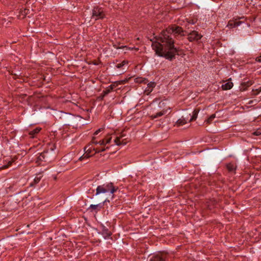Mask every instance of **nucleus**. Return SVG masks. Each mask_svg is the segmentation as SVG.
Returning a JSON list of instances; mask_svg holds the SVG:
<instances>
[{"mask_svg": "<svg viewBox=\"0 0 261 261\" xmlns=\"http://www.w3.org/2000/svg\"><path fill=\"white\" fill-rule=\"evenodd\" d=\"M172 36L179 39L184 36L182 29L177 25H172L162 31L156 38V42L153 43V48L156 54L160 57L172 61L177 55L178 49L174 45Z\"/></svg>", "mask_w": 261, "mask_h": 261, "instance_id": "1", "label": "nucleus"}, {"mask_svg": "<svg viewBox=\"0 0 261 261\" xmlns=\"http://www.w3.org/2000/svg\"><path fill=\"white\" fill-rule=\"evenodd\" d=\"M118 188L113 186L112 182L105 184L97 186L96 189L95 195H98L100 194H106L107 193H110V194H113L116 192Z\"/></svg>", "mask_w": 261, "mask_h": 261, "instance_id": "2", "label": "nucleus"}, {"mask_svg": "<svg viewBox=\"0 0 261 261\" xmlns=\"http://www.w3.org/2000/svg\"><path fill=\"white\" fill-rule=\"evenodd\" d=\"M90 146L88 145L87 147H86L84 149V150L85 151V155H83V156H81L79 159L80 161H82L84 159H88L90 158L92 155L90 154L92 153L93 150H94L95 152L94 154L95 153H98L101 151H105V148H102L101 150H98L97 149H95V148H92L91 147H89L88 148V147Z\"/></svg>", "mask_w": 261, "mask_h": 261, "instance_id": "3", "label": "nucleus"}, {"mask_svg": "<svg viewBox=\"0 0 261 261\" xmlns=\"http://www.w3.org/2000/svg\"><path fill=\"white\" fill-rule=\"evenodd\" d=\"M149 261H169L168 255L165 253H159L151 256Z\"/></svg>", "mask_w": 261, "mask_h": 261, "instance_id": "4", "label": "nucleus"}, {"mask_svg": "<svg viewBox=\"0 0 261 261\" xmlns=\"http://www.w3.org/2000/svg\"><path fill=\"white\" fill-rule=\"evenodd\" d=\"M105 17V14L101 8L94 7L92 11V17L97 20L102 19Z\"/></svg>", "mask_w": 261, "mask_h": 261, "instance_id": "5", "label": "nucleus"}, {"mask_svg": "<svg viewBox=\"0 0 261 261\" xmlns=\"http://www.w3.org/2000/svg\"><path fill=\"white\" fill-rule=\"evenodd\" d=\"M202 35L199 34L197 32L193 31L188 35V39L190 41H198L201 39Z\"/></svg>", "mask_w": 261, "mask_h": 261, "instance_id": "6", "label": "nucleus"}, {"mask_svg": "<svg viewBox=\"0 0 261 261\" xmlns=\"http://www.w3.org/2000/svg\"><path fill=\"white\" fill-rule=\"evenodd\" d=\"M124 136V135L122 134L119 136L116 137V138L114 139V142L116 145H125L126 144V142L125 141V139L121 140V139Z\"/></svg>", "mask_w": 261, "mask_h": 261, "instance_id": "7", "label": "nucleus"}, {"mask_svg": "<svg viewBox=\"0 0 261 261\" xmlns=\"http://www.w3.org/2000/svg\"><path fill=\"white\" fill-rule=\"evenodd\" d=\"M111 232L109 231L108 229L106 227L103 226L102 227V235L105 238V239L109 238L111 236Z\"/></svg>", "mask_w": 261, "mask_h": 261, "instance_id": "8", "label": "nucleus"}, {"mask_svg": "<svg viewBox=\"0 0 261 261\" xmlns=\"http://www.w3.org/2000/svg\"><path fill=\"white\" fill-rule=\"evenodd\" d=\"M232 86L233 84L232 82H227L222 84V88L224 90H227L230 89Z\"/></svg>", "mask_w": 261, "mask_h": 261, "instance_id": "9", "label": "nucleus"}, {"mask_svg": "<svg viewBox=\"0 0 261 261\" xmlns=\"http://www.w3.org/2000/svg\"><path fill=\"white\" fill-rule=\"evenodd\" d=\"M199 110L198 109H195L193 112L192 116L191 117L190 119V121H194L196 120L198 114L199 113Z\"/></svg>", "mask_w": 261, "mask_h": 261, "instance_id": "10", "label": "nucleus"}, {"mask_svg": "<svg viewBox=\"0 0 261 261\" xmlns=\"http://www.w3.org/2000/svg\"><path fill=\"white\" fill-rule=\"evenodd\" d=\"M187 123V120L186 118H183L182 119H179L177 120L176 124L178 126H181Z\"/></svg>", "mask_w": 261, "mask_h": 261, "instance_id": "11", "label": "nucleus"}, {"mask_svg": "<svg viewBox=\"0 0 261 261\" xmlns=\"http://www.w3.org/2000/svg\"><path fill=\"white\" fill-rule=\"evenodd\" d=\"M252 85L251 82H244L242 84L241 90H245L246 89Z\"/></svg>", "mask_w": 261, "mask_h": 261, "instance_id": "12", "label": "nucleus"}, {"mask_svg": "<svg viewBox=\"0 0 261 261\" xmlns=\"http://www.w3.org/2000/svg\"><path fill=\"white\" fill-rule=\"evenodd\" d=\"M102 206V204L101 203L98 204H91L90 205L89 208H91L93 210H96L98 208H101Z\"/></svg>", "mask_w": 261, "mask_h": 261, "instance_id": "13", "label": "nucleus"}, {"mask_svg": "<svg viewBox=\"0 0 261 261\" xmlns=\"http://www.w3.org/2000/svg\"><path fill=\"white\" fill-rule=\"evenodd\" d=\"M40 129H41L40 128H36L35 129L33 130L32 131L30 132V135L32 137H33L35 134H38L40 131Z\"/></svg>", "mask_w": 261, "mask_h": 261, "instance_id": "14", "label": "nucleus"}, {"mask_svg": "<svg viewBox=\"0 0 261 261\" xmlns=\"http://www.w3.org/2000/svg\"><path fill=\"white\" fill-rule=\"evenodd\" d=\"M165 114V111H164L163 112H160L157 113L155 115H152V117L153 119H154V118L161 117Z\"/></svg>", "mask_w": 261, "mask_h": 261, "instance_id": "15", "label": "nucleus"}, {"mask_svg": "<svg viewBox=\"0 0 261 261\" xmlns=\"http://www.w3.org/2000/svg\"><path fill=\"white\" fill-rule=\"evenodd\" d=\"M147 81L145 79H144L142 77L137 78L136 79V82L138 83H144L146 84L147 83Z\"/></svg>", "mask_w": 261, "mask_h": 261, "instance_id": "16", "label": "nucleus"}, {"mask_svg": "<svg viewBox=\"0 0 261 261\" xmlns=\"http://www.w3.org/2000/svg\"><path fill=\"white\" fill-rule=\"evenodd\" d=\"M227 168L228 170L230 172H232L235 170V167L232 164H228L227 166Z\"/></svg>", "mask_w": 261, "mask_h": 261, "instance_id": "17", "label": "nucleus"}, {"mask_svg": "<svg viewBox=\"0 0 261 261\" xmlns=\"http://www.w3.org/2000/svg\"><path fill=\"white\" fill-rule=\"evenodd\" d=\"M240 22H229V25L230 27H236L239 26L240 24Z\"/></svg>", "mask_w": 261, "mask_h": 261, "instance_id": "18", "label": "nucleus"}, {"mask_svg": "<svg viewBox=\"0 0 261 261\" xmlns=\"http://www.w3.org/2000/svg\"><path fill=\"white\" fill-rule=\"evenodd\" d=\"M216 116H215V114H213L207 120H206V121H207V123H210L215 118Z\"/></svg>", "mask_w": 261, "mask_h": 261, "instance_id": "19", "label": "nucleus"}, {"mask_svg": "<svg viewBox=\"0 0 261 261\" xmlns=\"http://www.w3.org/2000/svg\"><path fill=\"white\" fill-rule=\"evenodd\" d=\"M261 92V87L260 89H255V90H252V94L254 95H258L260 92Z\"/></svg>", "mask_w": 261, "mask_h": 261, "instance_id": "20", "label": "nucleus"}, {"mask_svg": "<svg viewBox=\"0 0 261 261\" xmlns=\"http://www.w3.org/2000/svg\"><path fill=\"white\" fill-rule=\"evenodd\" d=\"M147 86L148 87H149V88L153 89V88L155 86V83L154 82H149V83H148Z\"/></svg>", "mask_w": 261, "mask_h": 261, "instance_id": "21", "label": "nucleus"}, {"mask_svg": "<svg viewBox=\"0 0 261 261\" xmlns=\"http://www.w3.org/2000/svg\"><path fill=\"white\" fill-rule=\"evenodd\" d=\"M113 89V86L112 85H111L110 86V88L108 89H107L106 91H104L105 95H107L108 93H109Z\"/></svg>", "mask_w": 261, "mask_h": 261, "instance_id": "22", "label": "nucleus"}, {"mask_svg": "<svg viewBox=\"0 0 261 261\" xmlns=\"http://www.w3.org/2000/svg\"><path fill=\"white\" fill-rule=\"evenodd\" d=\"M112 139V137L110 136H107L104 140H105V142L106 144L109 143L111 142V140Z\"/></svg>", "mask_w": 261, "mask_h": 261, "instance_id": "23", "label": "nucleus"}, {"mask_svg": "<svg viewBox=\"0 0 261 261\" xmlns=\"http://www.w3.org/2000/svg\"><path fill=\"white\" fill-rule=\"evenodd\" d=\"M125 63L126 62L125 61H123V62H122L121 63L117 64L116 65V67L118 68H120L122 67L123 65H124L125 64Z\"/></svg>", "mask_w": 261, "mask_h": 261, "instance_id": "24", "label": "nucleus"}, {"mask_svg": "<svg viewBox=\"0 0 261 261\" xmlns=\"http://www.w3.org/2000/svg\"><path fill=\"white\" fill-rule=\"evenodd\" d=\"M152 91V89L151 88H149V87H148V86H147V88H146L145 92H146L147 94L148 95Z\"/></svg>", "mask_w": 261, "mask_h": 261, "instance_id": "25", "label": "nucleus"}, {"mask_svg": "<svg viewBox=\"0 0 261 261\" xmlns=\"http://www.w3.org/2000/svg\"><path fill=\"white\" fill-rule=\"evenodd\" d=\"M38 158L40 160H43L45 158L44 154L43 153H41Z\"/></svg>", "mask_w": 261, "mask_h": 261, "instance_id": "26", "label": "nucleus"}, {"mask_svg": "<svg viewBox=\"0 0 261 261\" xmlns=\"http://www.w3.org/2000/svg\"><path fill=\"white\" fill-rule=\"evenodd\" d=\"M99 144H100V145H105V144H106V143L105 142V140L103 139L99 141Z\"/></svg>", "mask_w": 261, "mask_h": 261, "instance_id": "27", "label": "nucleus"}, {"mask_svg": "<svg viewBox=\"0 0 261 261\" xmlns=\"http://www.w3.org/2000/svg\"><path fill=\"white\" fill-rule=\"evenodd\" d=\"M12 163L11 162H9V165H4L2 167V168L3 169H6L7 168H8L9 166H10L11 165Z\"/></svg>", "mask_w": 261, "mask_h": 261, "instance_id": "28", "label": "nucleus"}, {"mask_svg": "<svg viewBox=\"0 0 261 261\" xmlns=\"http://www.w3.org/2000/svg\"><path fill=\"white\" fill-rule=\"evenodd\" d=\"M256 61L261 63V55L255 59Z\"/></svg>", "mask_w": 261, "mask_h": 261, "instance_id": "29", "label": "nucleus"}, {"mask_svg": "<svg viewBox=\"0 0 261 261\" xmlns=\"http://www.w3.org/2000/svg\"><path fill=\"white\" fill-rule=\"evenodd\" d=\"M256 61L261 63V55L255 59Z\"/></svg>", "mask_w": 261, "mask_h": 261, "instance_id": "30", "label": "nucleus"}, {"mask_svg": "<svg viewBox=\"0 0 261 261\" xmlns=\"http://www.w3.org/2000/svg\"><path fill=\"white\" fill-rule=\"evenodd\" d=\"M40 179V177H35V178L34 179V181H35V182L37 183L39 181Z\"/></svg>", "mask_w": 261, "mask_h": 261, "instance_id": "31", "label": "nucleus"}, {"mask_svg": "<svg viewBox=\"0 0 261 261\" xmlns=\"http://www.w3.org/2000/svg\"><path fill=\"white\" fill-rule=\"evenodd\" d=\"M101 128H100V129H99L97 130L95 132L94 135H96L98 134V133H99L100 132H101Z\"/></svg>", "mask_w": 261, "mask_h": 261, "instance_id": "32", "label": "nucleus"}, {"mask_svg": "<svg viewBox=\"0 0 261 261\" xmlns=\"http://www.w3.org/2000/svg\"><path fill=\"white\" fill-rule=\"evenodd\" d=\"M93 143L95 144H99V142H97V141H94L93 142Z\"/></svg>", "mask_w": 261, "mask_h": 261, "instance_id": "33", "label": "nucleus"}, {"mask_svg": "<svg viewBox=\"0 0 261 261\" xmlns=\"http://www.w3.org/2000/svg\"><path fill=\"white\" fill-rule=\"evenodd\" d=\"M252 102H252V101H250L249 102V104H251V103H252Z\"/></svg>", "mask_w": 261, "mask_h": 261, "instance_id": "34", "label": "nucleus"}, {"mask_svg": "<svg viewBox=\"0 0 261 261\" xmlns=\"http://www.w3.org/2000/svg\"><path fill=\"white\" fill-rule=\"evenodd\" d=\"M107 201V198L106 199V200H105V202ZM108 201H109V200H108Z\"/></svg>", "mask_w": 261, "mask_h": 261, "instance_id": "35", "label": "nucleus"}]
</instances>
